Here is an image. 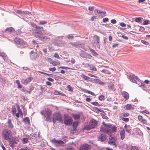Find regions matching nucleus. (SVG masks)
I'll return each instance as SVG.
<instances>
[{"label":"nucleus","instance_id":"13","mask_svg":"<svg viewBox=\"0 0 150 150\" xmlns=\"http://www.w3.org/2000/svg\"><path fill=\"white\" fill-rule=\"evenodd\" d=\"M47 60L54 66H57L60 64V63L57 60L54 61L51 58L47 59Z\"/></svg>","mask_w":150,"mask_h":150},{"label":"nucleus","instance_id":"39","mask_svg":"<svg viewBox=\"0 0 150 150\" xmlns=\"http://www.w3.org/2000/svg\"><path fill=\"white\" fill-rule=\"evenodd\" d=\"M81 77L83 78L84 79L86 80H88L90 78L89 77H88L86 75H85L84 74H82L81 75Z\"/></svg>","mask_w":150,"mask_h":150},{"label":"nucleus","instance_id":"17","mask_svg":"<svg viewBox=\"0 0 150 150\" xmlns=\"http://www.w3.org/2000/svg\"><path fill=\"white\" fill-rule=\"evenodd\" d=\"M99 140H100L102 142L105 141L106 139V136L105 134L102 133L98 137Z\"/></svg>","mask_w":150,"mask_h":150},{"label":"nucleus","instance_id":"23","mask_svg":"<svg viewBox=\"0 0 150 150\" xmlns=\"http://www.w3.org/2000/svg\"><path fill=\"white\" fill-rule=\"evenodd\" d=\"M138 118L139 121L144 124H146L147 123V121L146 120L143 119L141 115H139L138 116Z\"/></svg>","mask_w":150,"mask_h":150},{"label":"nucleus","instance_id":"48","mask_svg":"<svg viewBox=\"0 0 150 150\" xmlns=\"http://www.w3.org/2000/svg\"><path fill=\"white\" fill-rule=\"evenodd\" d=\"M47 23V22L46 21H40L39 23L40 25H44L46 24Z\"/></svg>","mask_w":150,"mask_h":150},{"label":"nucleus","instance_id":"49","mask_svg":"<svg viewBox=\"0 0 150 150\" xmlns=\"http://www.w3.org/2000/svg\"><path fill=\"white\" fill-rule=\"evenodd\" d=\"M56 40L57 41H60L63 39L62 36H59L56 38Z\"/></svg>","mask_w":150,"mask_h":150},{"label":"nucleus","instance_id":"6","mask_svg":"<svg viewBox=\"0 0 150 150\" xmlns=\"http://www.w3.org/2000/svg\"><path fill=\"white\" fill-rule=\"evenodd\" d=\"M43 30V28L42 27L37 26L34 30V35L36 37L37 35H42V31Z\"/></svg>","mask_w":150,"mask_h":150},{"label":"nucleus","instance_id":"16","mask_svg":"<svg viewBox=\"0 0 150 150\" xmlns=\"http://www.w3.org/2000/svg\"><path fill=\"white\" fill-rule=\"evenodd\" d=\"M36 37L38 38L40 40H46L50 39V38L48 36L42 35H37Z\"/></svg>","mask_w":150,"mask_h":150},{"label":"nucleus","instance_id":"35","mask_svg":"<svg viewBox=\"0 0 150 150\" xmlns=\"http://www.w3.org/2000/svg\"><path fill=\"white\" fill-rule=\"evenodd\" d=\"M129 115V113L127 112L122 113L120 114V117H125L128 116Z\"/></svg>","mask_w":150,"mask_h":150},{"label":"nucleus","instance_id":"38","mask_svg":"<svg viewBox=\"0 0 150 150\" xmlns=\"http://www.w3.org/2000/svg\"><path fill=\"white\" fill-rule=\"evenodd\" d=\"M91 103L93 105L96 106H101V105L99 104L98 102H97L95 101L92 102H91Z\"/></svg>","mask_w":150,"mask_h":150},{"label":"nucleus","instance_id":"1","mask_svg":"<svg viewBox=\"0 0 150 150\" xmlns=\"http://www.w3.org/2000/svg\"><path fill=\"white\" fill-rule=\"evenodd\" d=\"M103 123L104 125V126L100 127V131L105 133L110 136H112V133L116 132L117 127L116 125L110 124H105L104 122Z\"/></svg>","mask_w":150,"mask_h":150},{"label":"nucleus","instance_id":"57","mask_svg":"<svg viewBox=\"0 0 150 150\" xmlns=\"http://www.w3.org/2000/svg\"><path fill=\"white\" fill-rule=\"evenodd\" d=\"M141 42L143 44H145L146 45H148L149 43L148 42H146L144 40H142L141 41Z\"/></svg>","mask_w":150,"mask_h":150},{"label":"nucleus","instance_id":"9","mask_svg":"<svg viewBox=\"0 0 150 150\" xmlns=\"http://www.w3.org/2000/svg\"><path fill=\"white\" fill-rule=\"evenodd\" d=\"M80 55L81 57L83 58H88L89 59H91L92 58V56L87 52H86L83 51L81 52L80 54Z\"/></svg>","mask_w":150,"mask_h":150},{"label":"nucleus","instance_id":"62","mask_svg":"<svg viewBox=\"0 0 150 150\" xmlns=\"http://www.w3.org/2000/svg\"><path fill=\"white\" fill-rule=\"evenodd\" d=\"M108 20H109V19L108 18H105L103 19V21L104 22H106L108 21Z\"/></svg>","mask_w":150,"mask_h":150},{"label":"nucleus","instance_id":"34","mask_svg":"<svg viewBox=\"0 0 150 150\" xmlns=\"http://www.w3.org/2000/svg\"><path fill=\"white\" fill-rule=\"evenodd\" d=\"M128 150H138V148L135 146L131 145Z\"/></svg>","mask_w":150,"mask_h":150},{"label":"nucleus","instance_id":"3","mask_svg":"<svg viewBox=\"0 0 150 150\" xmlns=\"http://www.w3.org/2000/svg\"><path fill=\"white\" fill-rule=\"evenodd\" d=\"M18 142V139L16 137H14L10 139V146H11L12 149H10L11 150H17L18 148L15 147V145L17 144Z\"/></svg>","mask_w":150,"mask_h":150},{"label":"nucleus","instance_id":"19","mask_svg":"<svg viewBox=\"0 0 150 150\" xmlns=\"http://www.w3.org/2000/svg\"><path fill=\"white\" fill-rule=\"evenodd\" d=\"M122 94L125 100H127L129 99V95L127 92L125 91H123L122 92Z\"/></svg>","mask_w":150,"mask_h":150},{"label":"nucleus","instance_id":"28","mask_svg":"<svg viewBox=\"0 0 150 150\" xmlns=\"http://www.w3.org/2000/svg\"><path fill=\"white\" fill-rule=\"evenodd\" d=\"M139 85L144 91H146L147 89V86L144 83L141 82L140 84H139Z\"/></svg>","mask_w":150,"mask_h":150},{"label":"nucleus","instance_id":"20","mask_svg":"<svg viewBox=\"0 0 150 150\" xmlns=\"http://www.w3.org/2000/svg\"><path fill=\"white\" fill-rule=\"evenodd\" d=\"M90 146L86 144H85L81 146L80 150H90Z\"/></svg>","mask_w":150,"mask_h":150},{"label":"nucleus","instance_id":"21","mask_svg":"<svg viewBox=\"0 0 150 150\" xmlns=\"http://www.w3.org/2000/svg\"><path fill=\"white\" fill-rule=\"evenodd\" d=\"M93 41L95 44H98L100 42V37L97 35H94L93 37Z\"/></svg>","mask_w":150,"mask_h":150},{"label":"nucleus","instance_id":"7","mask_svg":"<svg viewBox=\"0 0 150 150\" xmlns=\"http://www.w3.org/2000/svg\"><path fill=\"white\" fill-rule=\"evenodd\" d=\"M110 136L109 139L108 144L112 145L114 146V148H116V142L117 140V138L115 137H112V136Z\"/></svg>","mask_w":150,"mask_h":150},{"label":"nucleus","instance_id":"14","mask_svg":"<svg viewBox=\"0 0 150 150\" xmlns=\"http://www.w3.org/2000/svg\"><path fill=\"white\" fill-rule=\"evenodd\" d=\"M73 119L71 117H69L68 119H64V122L67 125H71L72 123Z\"/></svg>","mask_w":150,"mask_h":150},{"label":"nucleus","instance_id":"51","mask_svg":"<svg viewBox=\"0 0 150 150\" xmlns=\"http://www.w3.org/2000/svg\"><path fill=\"white\" fill-rule=\"evenodd\" d=\"M121 119L123 121L125 122H127L129 121V119L128 118H125V117H120Z\"/></svg>","mask_w":150,"mask_h":150},{"label":"nucleus","instance_id":"40","mask_svg":"<svg viewBox=\"0 0 150 150\" xmlns=\"http://www.w3.org/2000/svg\"><path fill=\"white\" fill-rule=\"evenodd\" d=\"M150 23V21L148 20H146L144 21L143 23V25H145L149 24Z\"/></svg>","mask_w":150,"mask_h":150},{"label":"nucleus","instance_id":"26","mask_svg":"<svg viewBox=\"0 0 150 150\" xmlns=\"http://www.w3.org/2000/svg\"><path fill=\"white\" fill-rule=\"evenodd\" d=\"M12 34L13 35H18L17 31H15L14 29L12 27H10V35Z\"/></svg>","mask_w":150,"mask_h":150},{"label":"nucleus","instance_id":"52","mask_svg":"<svg viewBox=\"0 0 150 150\" xmlns=\"http://www.w3.org/2000/svg\"><path fill=\"white\" fill-rule=\"evenodd\" d=\"M67 38L69 39H72L74 37L72 34H70L68 35Z\"/></svg>","mask_w":150,"mask_h":150},{"label":"nucleus","instance_id":"63","mask_svg":"<svg viewBox=\"0 0 150 150\" xmlns=\"http://www.w3.org/2000/svg\"><path fill=\"white\" fill-rule=\"evenodd\" d=\"M111 22L112 23L115 24L116 23L117 21L115 19H113L111 20Z\"/></svg>","mask_w":150,"mask_h":150},{"label":"nucleus","instance_id":"4","mask_svg":"<svg viewBox=\"0 0 150 150\" xmlns=\"http://www.w3.org/2000/svg\"><path fill=\"white\" fill-rule=\"evenodd\" d=\"M97 124V121L96 120L93 119L90 121L89 125L85 127V129L87 130H90L95 127L96 126Z\"/></svg>","mask_w":150,"mask_h":150},{"label":"nucleus","instance_id":"41","mask_svg":"<svg viewBox=\"0 0 150 150\" xmlns=\"http://www.w3.org/2000/svg\"><path fill=\"white\" fill-rule=\"evenodd\" d=\"M125 130L126 132L128 133L130 132V131L131 130L130 127L129 125H128L126 128L125 129Z\"/></svg>","mask_w":150,"mask_h":150},{"label":"nucleus","instance_id":"30","mask_svg":"<svg viewBox=\"0 0 150 150\" xmlns=\"http://www.w3.org/2000/svg\"><path fill=\"white\" fill-rule=\"evenodd\" d=\"M23 121L25 124L28 123L29 125L30 124V119L28 117L24 118L23 120Z\"/></svg>","mask_w":150,"mask_h":150},{"label":"nucleus","instance_id":"42","mask_svg":"<svg viewBox=\"0 0 150 150\" xmlns=\"http://www.w3.org/2000/svg\"><path fill=\"white\" fill-rule=\"evenodd\" d=\"M142 18L141 17L136 18L135 21L137 22H139L142 20Z\"/></svg>","mask_w":150,"mask_h":150},{"label":"nucleus","instance_id":"54","mask_svg":"<svg viewBox=\"0 0 150 150\" xmlns=\"http://www.w3.org/2000/svg\"><path fill=\"white\" fill-rule=\"evenodd\" d=\"M86 93H89L90 94H91L93 96H95V94L94 93H93V92H91V91L87 90L86 91Z\"/></svg>","mask_w":150,"mask_h":150},{"label":"nucleus","instance_id":"55","mask_svg":"<svg viewBox=\"0 0 150 150\" xmlns=\"http://www.w3.org/2000/svg\"><path fill=\"white\" fill-rule=\"evenodd\" d=\"M30 25H31L33 26L34 28H35V29L36 28V27L38 26H37V25L35 24L33 22H31L30 23Z\"/></svg>","mask_w":150,"mask_h":150},{"label":"nucleus","instance_id":"12","mask_svg":"<svg viewBox=\"0 0 150 150\" xmlns=\"http://www.w3.org/2000/svg\"><path fill=\"white\" fill-rule=\"evenodd\" d=\"M52 142L56 145L58 146H63L64 144V143L63 141L60 140H57L55 138L53 139L52 140Z\"/></svg>","mask_w":150,"mask_h":150},{"label":"nucleus","instance_id":"15","mask_svg":"<svg viewBox=\"0 0 150 150\" xmlns=\"http://www.w3.org/2000/svg\"><path fill=\"white\" fill-rule=\"evenodd\" d=\"M33 79L32 77H29L25 79H23L21 80V82L23 84H27L30 82Z\"/></svg>","mask_w":150,"mask_h":150},{"label":"nucleus","instance_id":"59","mask_svg":"<svg viewBox=\"0 0 150 150\" xmlns=\"http://www.w3.org/2000/svg\"><path fill=\"white\" fill-rule=\"evenodd\" d=\"M49 69L50 71H54L56 70V69L55 67L50 68Z\"/></svg>","mask_w":150,"mask_h":150},{"label":"nucleus","instance_id":"58","mask_svg":"<svg viewBox=\"0 0 150 150\" xmlns=\"http://www.w3.org/2000/svg\"><path fill=\"white\" fill-rule=\"evenodd\" d=\"M54 57L58 59L60 58L58 54L57 53H55L54 55Z\"/></svg>","mask_w":150,"mask_h":150},{"label":"nucleus","instance_id":"29","mask_svg":"<svg viewBox=\"0 0 150 150\" xmlns=\"http://www.w3.org/2000/svg\"><path fill=\"white\" fill-rule=\"evenodd\" d=\"M120 135L121 138L122 140H123L125 137V132L124 130H121L120 132Z\"/></svg>","mask_w":150,"mask_h":150},{"label":"nucleus","instance_id":"11","mask_svg":"<svg viewBox=\"0 0 150 150\" xmlns=\"http://www.w3.org/2000/svg\"><path fill=\"white\" fill-rule=\"evenodd\" d=\"M2 136L4 139L9 141V132L6 129L3 131L2 133Z\"/></svg>","mask_w":150,"mask_h":150},{"label":"nucleus","instance_id":"46","mask_svg":"<svg viewBox=\"0 0 150 150\" xmlns=\"http://www.w3.org/2000/svg\"><path fill=\"white\" fill-rule=\"evenodd\" d=\"M90 68L91 70L96 71L97 70L96 68L93 65H91L90 66Z\"/></svg>","mask_w":150,"mask_h":150},{"label":"nucleus","instance_id":"32","mask_svg":"<svg viewBox=\"0 0 150 150\" xmlns=\"http://www.w3.org/2000/svg\"><path fill=\"white\" fill-rule=\"evenodd\" d=\"M89 49L92 54L93 56H97L98 55V54L93 49L89 48Z\"/></svg>","mask_w":150,"mask_h":150},{"label":"nucleus","instance_id":"18","mask_svg":"<svg viewBox=\"0 0 150 150\" xmlns=\"http://www.w3.org/2000/svg\"><path fill=\"white\" fill-rule=\"evenodd\" d=\"M134 106L130 104H127L125 107V108L126 110H133L134 109Z\"/></svg>","mask_w":150,"mask_h":150},{"label":"nucleus","instance_id":"45","mask_svg":"<svg viewBox=\"0 0 150 150\" xmlns=\"http://www.w3.org/2000/svg\"><path fill=\"white\" fill-rule=\"evenodd\" d=\"M67 88L68 89V90L70 91H72L73 90V88L71 87V86L69 85L67 86Z\"/></svg>","mask_w":150,"mask_h":150},{"label":"nucleus","instance_id":"60","mask_svg":"<svg viewBox=\"0 0 150 150\" xmlns=\"http://www.w3.org/2000/svg\"><path fill=\"white\" fill-rule=\"evenodd\" d=\"M94 8V6H89L88 8V9L89 11H93Z\"/></svg>","mask_w":150,"mask_h":150},{"label":"nucleus","instance_id":"37","mask_svg":"<svg viewBox=\"0 0 150 150\" xmlns=\"http://www.w3.org/2000/svg\"><path fill=\"white\" fill-rule=\"evenodd\" d=\"M13 115H15L16 112V109L15 106H13L11 109Z\"/></svg>","mask_w":150,"mask_h":150},{"label":"nucleus","instance_id":"31","mask_svg":"<svg viewBox=\"0 0 150 150\" xmlns=\"http://www.w3.org/2000/svg\"><path fill=\"white\" fill-rule=\"evenodd\" d=\"M94 81L95 83H98L99 84L103 85L105 83L100 79H94Z\"/></svg>","mask_w":150,"mask_h":150},{"label":"nucleus","instance_id":"24","mask_svg":"<svg viewBox=\"0 0 150 150\" xmlns=\"http://www.w3.org/2000/svg\"><path fill=\"white\" fill-rule=\"evenodd\" d=\"M17 13L23 15H24L26 14L29 15L31 14V12L29 11H22L21 10H18Z\"/></svg>","mask_w":150,"mask_h":150},{"label":"nucleus","instance_id":"25","mask_svg":"<svg viewBox=\"0 0 150 150\" xmlns=\"http://www.w3.org/2000/svg\"><path fill=\"white\" fill-rule=\"evenodd\" d=\"M31 58L32 59H35L38 57V54L36 52L33 53L30 55Z\"/></svg>","mask_w":150,"mask_h":150},{"label":"nucleus","instance_id":"33","mask_svg":"<svg viewBox=\"0 0 150 150\" xmlns=\"http://www.w3.org/2000/svg\"><path fill=\"white\" fill-rule=\"evenodd\" d=\"M72 116L74 120H77L80 118V115L79 114H73Z\"/></svg>","mask_w":150,"mask_h":150},{"label":"nucleus","instance_id":"36","mask_svg":"<svg viewBox=\"0 0 150 150\" xmlns=\"http://www.w3.org/2000/svg\"><path fill=\"white\" fill-rule=\"evenodd\" d=\"M79 123V122L78 121L75 122L73 123V127L74 129H76V127H77L78 124Z\"/></svg>","mask_w":150,"mask_h":150},{"label":"nucleus","instance_id":"5","mask_svg":"<svg viewBox=\"0 0 150 150\" xmlns=\"http://www.w3.org/2000/svg\"><path fill=\"white\" fill-rule=\"evenodd\" d=\"M129 77V79L130 81L131 82L136 83L137 82V80L139 81H140L138 77L135 76L134 74H130L128 75Z\"/></svg>","mask_w":150,"mask_h":150},{"label":"nucleus","instance_id":"8","mask_svg":"<svg viewBox=\"0 0 150 150\" xmlns=\"http://www.w3.org/2000/svg\"><path fill=\"white\" fill-rule=\"evenodd\" d=\"M13 43L20 46H23L25 45L24 41L22 39L18 38H16L14 39Z\"/></svg>","mask_w":150,"mask_h":150},{"label":"nucleus","instance_id":"61","mask_svg":"<svg viewBox=\"0 0 150 150\" xmlns=\"http://www.w3.org/2000/svg\"><path fill=\"white\" fill-rule=\"evenodd\" d=\"M150 81L148 80H146L143 82L144 83H146V84H148L150 83Z\"/></svg>","mask_w":150,"mask_h":150},{"label":"nucleus","instance_id":"44","mask_svg":"<svg viewBox=\"0 0 150 150\" xmlns=\"http://www.w3.org/2000/svg\"><path fill=\"white\" fill-rule=\"evenodd\" d=\"M22 142L24 144L27 143L28 142V139L27 138H23L22 140Z\"/></svg>","mask_w":150,"mask_h":150},{"label":"nucleus","instance_id":"27","mask_svg":"<svg viewBox=\"0 0 150 150\" xmlns=\"http://www.w3.org/2000/svg\"><path fill=\"white\" fill-rule=\"evenodd\" d=\"M95 11H96L99 14V15L103 17L105 14V12L102 11L101 10H98L97 9H96Z\"/></svg>","mask_w":150,"mask_h":150},{"label":"nucleus","instance_id":"2","mask_svg":"<svg viewBox=\"0 0 150 150\" xmlns=\"http://www.w3.org/2000/svg\"><path fill=\"white\" fill-rule=\"evenodd\" d=\"M53 122L55 123L57 121H58L61 123H63V120L61 115L59 112H55L54 113L52 117Z\"/></svg>","mask_w":150,"mask_h":150},{"label":"nucleus","instance_id":"47","mask_svg":"<svg viewBox=\"0 0 150 150\" xmlns=\"http://www.w3.org/2000/svg\"><path fill=\"white\" fill-rule=\"evenodd\" d=\"M23 92L25 93V94H29L31 92V90L28 91L25 88L24 89H23Z\"/></svg>","mask_w":150,"mask_h":150},{"label":"nucleus","instance_id":"10","mask_svg":"<svg viewBox=\"0 0 150 150\" xmlns=\"http://www.w3.org/2000/svg\"><path fill=\"white\" fill-rule=\"evenodd\" d=\"M51 111L50 109L48 108H46L44 110L40 112L41 114L45 117L48 115H51Z\"/></svg>","mask_w":150,"mask_h":150},{"label":"nucleus","instance_id":"43","mask_svg":"<svg viewBox=\"0 0 150 150\" xmlns=\"http://www.w3.org/2000/svg\"><path fill=\"white\" fill-rule=\"evenodd\" d=\"M46 117L45 120L47 121H49L50 122H51V118L50 117V115L47 116Z\"/></svg>","mask_w":150,"mask_h":150},{"label":"nucleus","instance_id":"64","mask_svg":"<svg viewBox=\"0 0 150 150\" xmlns=\"http://www.w3.org/2000/svg\"><path fill=\"white\" fill-rule=\"evenodd\" d=\"M20 150H30V148L28 147H26L24 148H21L20 149Z\"/></svg>","mask_w":150,"mask_h":150},{"label":"nucleus","instance_id":"22","mask_svg":"<svg viewBox=\"0 0 150 150\" xmlns=\"http://www.w3.org/2000/svg\"><path fill=\"white\" fill-rule=\"evenodd\" d=\"M18 109V112L16 114V116L17 117H20V115L21 117H22L23 116V113L21 110L20 108L19 107L17 108Z\"/></svg>","mask_w":150,"mask_h":150},{"label":"nucleus","instance_id":"50","mask_svg":"<svg viewBox=\"0 0 150 150\" xmlns=\"http://www.w3.org/2000/svg\"><path fill=\"white\" fill-rule=\"evenodd\" d=\"M98 99L100 100H105V97L103 95H101L99 97Z\"/></svg>","mask_w":150,"mask_h":150},{"label":"nucleus","instance_id":"56","mask_svg":"<svg viewBox=\"0 0 150 150\" xmlns=\"http://www.w3.org/2000/svg\"><path fill=\"white\" fill-rule=\"evenodd\" d=\"M59 68H61L63 69H71V68L69 67H67L64 66V67H59Z\"/></svg>","mask_w":150,"mask_h":150},{"label":"nucleus","instance_id":"53","mask_svg":"<svg viewBox=\"0 0 150 150\" xmlns=\"http://www.w3.org/2000/svg\"><path fill=\"white\" fill-rule=\"evenodd\" d=\"M109 89H111L112 90H114V86L113 84H111L108 86Z\"/></svg>","mask_w":150,"mask_h":150}]
</instances>
